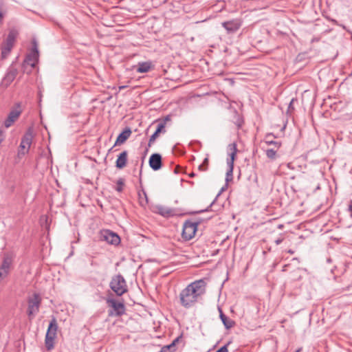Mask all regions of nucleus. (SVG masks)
I'll return each mask as SVG.
<instances>
[{"instance_id":"1","label":"nucleus","mask_w":352,"mask_h":352,"mask_svg":"<svg viewBox=\"0 0 352 352\" xmlns=\"http://www.w3.org/2000/svg\"><path fill=\"white\" fill-rule=\"evenodd\" d=\"M206 292V283L200 279L189 284L179 294L181 305L185 308L194 305Z\"/></svg>"},{"instance_id":"2","label":"nucleus","mask_w":352,"mask_h":352,"mask_svg":"<svg viewBox=\"0 0 352 352\" xmlns=\"http://www.w3.org/2000/svg\"><path fill=\"white\" fill-rule=\"evenodd\" d=\"M58 324L56 319L53 317L50 322L45 335V344L47 351L52 350L54 346V340L56 338Z\"/></svg>"},{"instance_id":"3","label":"nucleus","mask_w":352,"mask_h":352,"mask_svg":"<svg viewBox=\"0 0 352 352\" xmlns=\"http://www.w3.org/2000/svg\"><path fill=\"white\" fill-rule=\"evenodd\" d=\"M109 287L119 296H121L127 292L126 280L120 274L112 277Z\"/></svg>"},{"instance_id":"4","label":"nucleus","mask_w":352,"mask_h":352,"mask_svg":"<svg viewBox=\"0 0 352 352\" xmlns=\"http://www.w3.org/2000/svg\"><path fill=\"white\" fill-rule=\"evenodd\" d=\"M18 31L12 29L10 30L8 36L5 41V42L2 44L1 46V56L2 58H6L11 52L14 44L15 43L16 38L18 36Z\"/></svg>"},{"instance_id":"5","label":"nucleus","mask_w":352,"mask_h":352,"mask_svg":"<svg viewBox=\"0 0 352 352\" xmlns=\"http://www.w3.org/2000/svg\"><path fill=\"white\" fill-rule=\"evenodd\" d=\"M229 148L230 150V153H229L230 158L227 160V164L228 166V170L226 173V182L228 183L232 181L233 179V168H234V162L235 160V157L237 152L236 145V144H230L229 145Z\"/></svg>"},{"instance_id":"6","label":"nucleus","mask_w":352,"mask_h":352,"mask_svg":"<svg viewBox=\"0 0 352 352\" xmlns=\"http://www.w3.org/2000/svg\"><path fill=\"white\" fill-rule=\"evenodd\" d=\"M107 303L112 308L109 310V316H121L124 314L126 309L123 302H118L113 298H108Z\"/></svg>"},{"instance_id":"7","label":"nucleus","mask_w":352,"mask_h":352,"mask_svg":"<svg viewBox=\"0 0 352 352\" xmlns=\"http://www.w3.org/2000/svg\"><path fill=\"white\" fill-rule=\"evenodd\" d=\"M197 222L186 221L183 226L182 236L185 240H190L196 233L198 226Z\"/></svg>"},{"instance_id":"8","label":"nucleus","mask_w":352,"mask_h":352,"mask_svg":"<svg viewBox=\"0 0 352 352\" xmlns=\"http://www.w3.org/2000/svg\"><path fill=\"white\" fill-rule=\"evenodd\" d=\"M100 239L101 241H106L107 243L111 245H116L120 243V238L118 234L109 230L100 231Z\"/></svg>"},{"instance_id":"9","label":"nucleus","mask_w":352,"mask_h":352,"mask_svg":"<svg viewBox=\"0 0 352 352\" xmlns=\"http://www.w3.org/2000/svg\"><path fill=\"white\" fill-rule=\"evenodd\" d=\"M38 61V50L37 43L33 41L32 50L31 52L26 56L23 66L30 65L32 68L34 67Z\"/></svg>"},{"instance_id":"10","label":"nucleus","mask_w":352,"mask_h":352,"mask_svg":"<svg viewBox=\"0 0 352 352\" xmlns=\"http://www.w3.org/2000/svg\"><path fill=\"white\" fill-rule=\"evenodd\" d=\"M41 299L38 294H34L32 298L28 300V314L29 317L36 315L38 311Z\"/></svg>"},{"instance_id":"11","label":"nucleus","mask_w":352,"mask_h":352,"mask_svg":"<svg viewBox=\"0 0 352 352\" xmlns=\"http://www.w3.org/2000/svg\"><path fill=\"white\" fill-rule=\"evenodd\" d=\"M21 113L22 110L21 109L20 104L18 103L16 104V107L10 111L7 118L4 121L5 127L9 128L11 126L18 120Z\"/></svg>"},{"instance_id":"12","label":"nucleus","mask_w":352,"mask_h":352,"mask_svg":"<svg viewBox=\"0 0 352 352\" xmlns=\"http://www.w3.org/2000/svg\"><path fill=\"white\" fill-rule=\"evenodd\" d=\"M33 139V130L32 128H28L26 132L25 133L24 135L23 136L21 144H20V148L22 150H26L25 152H23V154L25 153H28L29 151V148L32 144Z\"/></svg>"},{"instance_id":"13","label":"nucleus","mask_w":352,"mask_h":352,"mask_svg":"<svg viewBox=\"0 0 352 352\" xmlns=\"http://www.w3.org/2000/svg\"><path fill=\"white\" fill-rule=\"evenodd\" d=\"M222 26L226 30L228 34H233L241 28V21L239 19L224 21L222 23Z\"/></svg>"},{"instance_id":"14","label":"nucleus","mask_w":352,"mask_h":352,"mask_svg":"<svg viewBox=\"0 0 352 352\" xmlns=\"http://www.w3.org/2000/svg\"><path fill=\"white\" fill-rule=\"evenodd\" d=\"M18 74L17 69L11 66L8 68L5 76L2 79L1 84L4 87L9 86L11 82L15 79L16 75Z\"/></svg>"},{"instance_id":"15","label":"nucleus","mask_w":352,"mask_h":352,"mask_svg":"<svg viewBox=\"0 0 352 352\" xmlns=\"http://www.w3.org/2000/svg\"><path fill=\"white\" fill-rule=\"evenodd\" d=\"M149 166L153 170H158L162 167V156L159 153H153L149 158Z\"/></svg>"},{"instance_id":"16","label":"nucleus","mask_w":352,"mask_h":352,"mask_svg":"<svg viewBox=\"0 0 352 352\" xmlns=\"http://www.w3.org/2000/svg\"><path fill=\"white\" fill-rule=\"evenodd\" d=\"M156 212L164 217H169L175 214V211L168 207L158 205L155 207Z\"/></svg>"},{"instance_id":"17","label":"nucleus","mask_w":352,"mask_h":352,"mask_svg":"<svg viewBox=\"0 0 352 352\" xmlns=\"http://www.w3.org/2000/svg\"><path fill=\"white\" fill-rule=\"evenodd\" d=\"M128 153L126 151H122L118 156L116 162V166L118 168H124L127 162Z\"/></svg>"},{"instance_id":"18","label":"nucleus","mask_w":352,"mask_h":352,"mask_svg":"<svg viewBox=\"0 0 352 352\" xmlns=\"http://www.w3.org/2000/svg\"><path fill=\"white\" fill-rule=\"evenodd\" d=\"M131 130L130 128H126L118 136L115 145H120L123 144L131 135Z\"/></svg>"},{"instance_id":"19","label":"nucleus","mask_w":352,"mask_h":352,"mask_svg":"<svg viewBox=\"0 0 352 352\" xmlns=\"http://www.w3.org/2000/svg\"><path fill=\"white\" fill-rule=\"evenodd\" d=\"M220 318L227 329L232 328L234 324V321L228 318L220 309Z\"/></svg>"},{"instance_id":"20","label":"nucleus","mask_w":352,"mask_h":352,"mask_svg":"<svg viewBox=\"0 0 352 352\" xmlns=\"http://www.w3.org/2000/svg\"><path fill=\"white\" fill-rule=\"evenodd\" d=\"M152 64L151 62L139 63L136 71L138 73L148 72L151 68Z\"/></svg>"},{"instance_id":"21","label":"nucleus","mask_w":352,"mask_h":352,"mask_svg":"<svg viewBox=\"0 0 352 352\" xmlns=\"http://www.w3.org/2000/svg\"><path fill=\"white\" fill-rule=\"evenodd\" d=\"M272 136H273L272 134H267L265 136V143L268 145H274L276 148H278L280 146L281 143L270 140Z\"/></svg>"},{"instance_id":"22","label":"nucleus","mask_w":352,"mask_h":352,"mask_svg":"<svg viewBox=\"0 0 352 352\" xmlns=\"http://www.w3.org/2000/svg\"><path fill=\"white\" fill-rule=\"evenodd\" d=\"M138 195L141 205L146 204L148 203L146 193L144 190H142V192H139Z\"/></svg>"},{"instance_id":"23","label":"nucleus","mask_w":352,"mask_h":352,"mask_svg":"<svg viewBox=\"0 0 352 352\" xmlns=\"http://www.w3.org/2000/svg\"><path fill=\"white\" fill-rule=\"evenodd\" d=\"M265 154L269 159L275 160L276 157V150H274V148L267 149Z\"/></svg>"},{"instance_id":"24","label":"nucleus","mask_w":352,"mask_h":352,"mask_svg":"<svg viewBox=\"0 0 352 352\" xmlns=\"http://www.w3.org/2000/svg\"><path fill=\"white\" fill-rule=\"evenodd\" d=\"M117 186L116 190L118 192H122L123 190V186L124 185V179L123 178H119L116 182Z\"/></svg>"},{"instance_id":"25","label":"nucleus","mask_w":352,"mask_h":352,"mask_svg":"<svg viewBox=\"0 0 352 352\" xmlns=\"http://www.w3.org/2000/svg\"><path fill=\"white\" fill-rule=\"evenodd\" d=\"M208 158L206 157L202 164H200L198 167L199 170L206 171L208 169Z\"/></svg>"},{"instance_id":"26","label":"nucleus","mask_w":352,"mask_h":352,"mask_svg":"<svg viewBox=\"0 0 352 352\" xmlns=\"http://www.w3.org/2000/svg\"><path fill=\"white\" fill-rule=\"evenodd\" d=\"M165 125H166L165 121L158 123L155 131L158 133H160L162 132H165V130H164Z\"/></svg>"},{"instance_id":"27","label":"nucleus","mask_w":352,"mask_h":352,"mask_svg":"<svg viewBox=\"0 0 352 352\" xmlns=\"http://www.w3.org/2000/svg\"><path fill=\"white\" fill-rule=\"evenodd\" d=\"M159 133L156 131L154 132V133L150 137L149 142H148V146H151V144H153L157 137L158 136Z\"/></svg>"},{"instance_id":"28","label":"nucleus","mask_w":352,"mask_h":352,"mask_svg":"<svg viewBox=\"0 0 352 352\" xmlns=\"http://www.w3.org/2000/svg\"><path fill=\"white\" fill-rule=\"evenodd\" d=\"M230 344L228 342L227 344L221 346L219 349H218L216 352H228V346Z\"/></svg>"},{"instance_id":"29","label":"nucleus","mask_w":352,"mask_h":352,"mask_svg":"<svg viewBox=\"0 0 352 352\" xmlns=\"http://www.w3.org/2000/svg\"><path fill=\"white\" fill-rule=\"evenodd\" d=\"M333 24L341 26L344 30H346V27L344 25H340L338 23V22L335 19H331L330 20Z\"/></svg>"},{"instance_id":"30","label":"nucleus","mask_w":352,"mask_h":352,"mask_svg":"<svg viewBox=\"0 0 352 352\" xmlns=\"http://www.w3.org/2000/svg\"><path fill=\"white\" fill-rule=\"evenodd\" d=\"M282 242H283V239H281V238H278V239H277L276 240H275V243H276V245H279V244H280Z\"/></svg>"},{"instance_id":"31","label":"nucleus","mask_w":352,"mask_h":352,"mask_svg":"<svg viewBox=\"0 0 352 352\" xmlns=\"http://www.w3.org/2000/svg\"><path fill=\"white\" fill-rule=\"evenodd\" d=\"M294 101V99L293 98V99L291 100V102H290V103H289V109H294V107H293V106H292V104H293Z\"/></svg>"},{"instance_id":"32","label":"nucleus","mask_w":352,"mask_h":352,"mask_svg":"<svg viewBox=\"0 0 352 352\" xmlns=\"http://www.w3.org/2000/svg\"><path fill=\"white\" fill-rule=\"evenodd\" d=\"M227 186H228V183H226V185H225L223 187H222V188H221V189L220 192L219 193V195L221 192H223V190H226V188H227Z\"/></svg>"},{"instance_id":"33","label":"nucleus","mask_w":352,"mask_h":352,"mask_svg":"<svg viewBox=\"0 0 352 352\" xmlns=\"http://www.w3.org/2000/svg\"><path fill=\"white\" fill-rule=\"evenodd\" d=\"M3 19V14L1 12H0V23L2 21Z\"/></svg>"},{"instance_id":"34","label":"nucleus","mask_w":352,"mask_h":352,"mask_svg":"<svg viewBox=\"0 0 352 352\" xmlns=\"http://www.w3.org/2000/svg\"><path fill=\"white\" fill-rule=\"evenodd\" d=\"M195 176V174L193 172L189 174L190 177H193Z\"/></svg>"},{"instance_id":"35","label":"nucleus","mask_w":352,"mask_h":352,"mask_svg":"<svg viewBox=\"0 0 352 352\" xmlns=\"http://www.w3.org/2000/svg\"><path fill=\"white\" fill-rule=\"evenodd\" d=\"M349 207V210L352 211V201L350 202Z\"/></svg>"},{"instance_id":"36","label":"nucleus","mask_w":352,"mask_h":352,"mask_svg":"<svg viewBox=\"0 0 352 352\" xmlns=\"http://www.w3.org/2000/svg\"><path fill=\"white\" fill-rule=\"evenodd\" d=\"M125 87H126V86H120V89H124Z\"/></svg>"},{"instance_id":"37","label":"nucleus","mask_w":352,"mask_h":352,"mask_svg":"<svg viewBox=\"0 0 352 352\" xmlns=\"http://www.w3.org/2000/svg\"><path fill=\"white\" fill-rule=\"evenodd\" d=\"M289 252V253H290V254H294V251H293V250H289V252Z\"/></svg>"},{"instance_id":"38","label":"nucleus","mask_w":352,"mask_h":352,"mask_svg":"<svg viewBox=\"0 0 352 352\" xmlns=\"http://www.w3.org/2000/svg\"><path fill=\"white\" fill-rule=\"evenodd\" d=\"M300 349H298V350H297L296 352H300Z\"/></svg>"},{"instance_id":"39","label":"nucleus","mask_w":352,"mask_h":352,"mask_svg":"<svg viewBox=\"0 0 352 352\" xmlns=\"http://www.w3.org/2000/svg\"><path fill=\"white\" fill-rule=\"evenodd\" d=\"M204 210H200L199 212H203Z\"/></svg>"}]
</instances>
